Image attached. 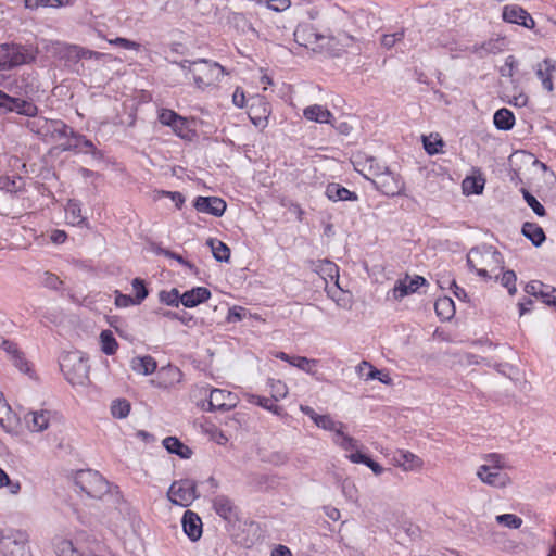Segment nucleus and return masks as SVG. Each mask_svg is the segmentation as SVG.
<instances>
[{
    "label": "nucleus",
    "instance_id": "nucleus-1",
    "mask_svg": "<svg viewBox=\"0 0 556 556\" xmlns=\"http://www.w3.org/2000/svg\"><path fill=\"white\" fill-rule=\"evenodd\" d=\"M25 127L46 143L74 136L73 129L61 119H49L36 116L25 123Z\"/></svg>",
    "mask_w": 556,
    "mask_h": 556
},
{
    "label": "nucleus",
    "instance_id": "nucleus-2",
    "mask_svg": "<svg viewBox=\"0 0 556 556\" xmlns=\"http://www.w3.org/2000/svg\"><path fill=\"white\" fill-rule=\"evenodd\" d=\"M38 50L33 45H0V70H11L36 60Z\"/></svg>",
    "mask_w": 556,
    "mask_h": 556
},
{
    "label": "nucleus",
    "instance_id": "nucleus-3",
    "mask_svg": "<svg viewBox=\"0 0 556 556\" xmlns=\"http://www.w3.org/2000/svg\"><path fill=\"white\" fill-rule=\"evenodd\" d=\"M61 370L72 386H86L89 381V365L80 352H68L61 357Z\"/></svg>",
    "mask_w": 556,
    "mask_h": 556
},
{
    "label": "nucleus",
    "instance_id": "nucleus-4",
    "mask_svg": "<svg viewBox=\"0 0 556 556\" xmlns=\"http://www.w3.org/2000/svg\"><path fill=\"white\" fill-rule=\"evenodd\" d=\"M226 74L225 67L217 62L207 59L194 60L192 77L198 89L204 90L215 85L220 81Z\"/></svg>",
    "mask_w": 556,
    "mask_h": 556
},
{
    "label": "nucleus",
    "instance_id": "nucleus-5",
    "mask_svg": "<svg viewBox=\"0 0 556 556\" xmlns=\"http://www.w3.org/2000/svg\"><path fill=\"white\" fill-rule=\"evenodd\" d=\"M324 38L318 50L327 52L330 56L340 58L345 53L361 52L358 40L345 31H339L337 35H324Z\"/></svg>",
    "mask_w": 556,
    "mask_h": 556
},
{
    "label": "nucleus",
    "instance_id": "nucleus-6",
    "mask_svg": "<svg viewBox=\"0 0 556 556\" xmlns=\"http://www.w3.org/2000/svg\"><path fill=\"white\" fill-rule=\"evenodd\" d=\"M75 484L91 498H102L110 491V483L94 470H80L75 476Z\"/></svg>",
    "mask_w": 556,
    "mask_h": 556
},
{
    "label": "nucleus",
    "instance_id": "nucleus-7",
    "mask_svg": "<svg viewBox=\"0 0 556 556\" xmlns=\"http://www.w3.org/2000/svg\"><path fill=\"white\" fill-rule=\"evenodd\" d=\"M203 392L207 395V400L198 404L203 410L225 413L236 408L239 404L238 395L230 391L203 388Z\"/></svg>",
    "mask_w": 556,
    "mask_h": 556
},
{
    "label": "nucleus",
    "instance_id": "nucleus-8",
    "mask_svg": "<svg viewBox=\"0 0 556 556\" xmlns=\"http://www.w3.org/2000/svg\"><path fill=\"white\" fill-rule=\"evenodd\" d=\"M490 262L496 264L502 262L501 253L491 247L484 251L473 248L467 255V265L469 269L475 270L480 277L484 279L491 278L488 269L485 268V265Z\"/></svg>",
    "mask_w": 556,
    "mask_h": 556
},
{
    "label": "nucleus",
    "instance_id": "nucleus-9",
    "mask_svg": "<svg viewBox=\"0 0 556 556\" xmlns=\"http://www.w3.org/2000/svg\"><path fill=\"white\" fill-rule=\"evenodd\" d=\"M167 496L173 504L187 507L198 497L197 483L191 479L174 481Z\"/></svg>",
    "mask_w": 556,
    "mask_h": 556
},
{
    "label": "nucleus",
    "instance_id": "nucleus-10",
    "mask_svg": "<svg viewBox=\"0 0 556 556\" xmlns=\"http://www.w3.org/2000/svg\"><path fill=\"white\" fill-rule=\"evenodd\" d=\"M370 184L387 197L401 195L405 189V182L399 174L391 172L388 167L379 174L377 179L370 178Z\"/></svg>",
    "mask_w": 556,
    "mask_h": 556
},
{
    "label": "nucleus",
    "instance_id": "nucleus-11",
    "mask_svg": "<svg viewBox=\"0 0 556 556\" xmlns=\"http://www.w3.org/2000/svg\"><path fill=\"white\" fill-rule=\"evenodd\" d=\"M426 279L421 276L410 278L406 275L403 279H399L393 289L388 293L389 299L401 301L403 298L415 293L421 286L426 285Z\"/></svg>",
    "mask_w": 556,
    "mask_h": 556
},
{
    "label": "nucleus",
    "instance_id": "nucleus-12",
    "mask_svg": "<svg viewBox=\"0 0 556 556\" xmlns=\"http://www.w3.org/2000/svg\"><path fill=\"white\" fill-rule=\"evenodd\" d=\"M477 476L483 483L496 488H504L509 483V478L502 471L501 465H481Z\"/></svg>",
    "mask_w": 556,
    "mask_h": 556
},
{
    "label": "nucleus",
    "instance_id": "nucleus-13",
    "mask_svg": "<svg viewBox=\"0 0 556 556\" xmlns=\"http://www.w3.org/2000/svg\"><path fill=\"white\" fill-rule=\"evenodd\" d=\"M502 18L511 24L521 25L526 28L532 29L535 22L532 16L518 4H506L502 10Z\"/></svg>",
    "mask_w": 556,
    "mask_h": 556
},
{
    "label": "nucleus",
    "instance_id": "nucleus-14",
    "mask_svg": "<svg viewBox=\"0 0 556 556\" xmlns=\"http://www.w3.org/2000/svg\"><path fill=\"white\" fill-rule=\"evenodd\" d=\"M294 40L303 47H312L317 50L319 43L325 40L324 35L319 34L313 25H299L294 30Z\"/></svg>",
    "mask_w": 556,
    "mask_h": 556
},
{
    "label": "nucleus",
    "instance_id": "nucleus-15",
    "mask_svg": "<svg viewBox=\"0 0 556 556\" xmlns=\"http://www.w3.org/2000/svg\"><path fill=\"white\" fill-rule=\"evenodd\" d=\"M195 210L200 213L211 214L220 217L227 207L226 202L218 197H197L193 203Z\"/></svg>",
    "mask_w": 556,
    "mask_h": 556
},
{
    "label": "nucleus",
    "instance_id": "nucleus-16",
    "mask_svg": "<svg viewBox=\"0 0 556 556\" xmlns=\"http://www.w3.org/2000/svg\"><path fill=\"white\" fill-rule=\"evenodd\" d=\"M269 115V103L262 97L254 98L249 111L252 124L256 127L265 128L268 124Z\"/></svg>",
    "mask_w": 556,
    "mask_h": 556
},
{
    "label": "nucleus",
    "instance_id": "nucleus-17",
    "mask_svg": "<svg viewBox=\"0 0 556 556\" xmlns=\"http://www.w3.org/2000/svg\"><path fill=\"white\" fill-rule=\"evenodd\" d=\"M392 459L393 464L401 467L404 471H420L424 467V460L406 450H397L393 454Z\"/></svg>",
    "mask_w": 556,
    "mask_h": 556
},
{
    "label": "nucleus",
    "instance_id": "nucleus-18",
    "mask_svg": "<svg viewBox=\"0 0 556 556\" xmlns=\"http://www.w3.org/2000/svg\"><path fill=\"white\" fill-rule=\"evenodd\" d=\"M15 112L21 115L28 117H36L38 114V108L30 101L11 97L8 94L7 104L3 114Z\"/></svg>",
    "mask_w": 556,
    "mask_h": 556
},
{
    "label": "nucleus",
    "instance_id": "nucleus-19",
    "mask_svg": "<svg viewBox=\"0 0 556 556\" xmlns=\"http://www.w3.org/2000/svg\"><path fill=\"white\" fill-rule=\"evenodd\" d=\"M356 372L365 381L379 380L383 384H392V378L388 371L379 370L366 361H363L357 365Z\"/></svg>",
    "mask_w": 556,
    "mask_h": 556
},
{
    "label": "nucleus",
    "instance_id": "nucleus-20",
    "mask_svg": "<svg viewBox=\"0 0 556 556\" xmlns=\"http://www.w3.org/2000/svg\"><path fill=\"white\" fill-rule=\"evenodd\" d=\"M182 529L185 534L192 541H198L202 535V521L201 518L191 510H186L182 519Z\"/></svg>",
    "mask_w": 556,
    "mask_h": 556
},
{
    "label": "nucleus",
    "instance_id": "nucleus-21",
    "mask_svg": "<svg viewBox=\"0 0 556 556\" xmlns=\"http://www.w3.org/2000/svg\"><path fill=\"white\" fill-rule=\"evenodd\" d=\"M556 73V61L549 58L543 60L535 67V74L547 91H553V75Z\"/></svg>",
    "mask_w": 556,
    "mask_h": 556
},
{
    "label": "nucleus",
    "instance_id": "nucleus-22",
    "mask_svg": "<svg viewBox=\"0 0 556 556\" xmlns=\"http://www.w3.org/2000/svg\"><path fill=\"white\" fill-rule=\"evenodd\" d=\"M356 169L370 181L371 179H377L379 174L383 173V169H387V166L379 163L375 157L367 156L364 161L356 162Z\"/></svg>",
    "mask_w": 556,
    "mask_h": 556
},
{
    "label": "nucleus",
    "instance_id": "nucleus-23",
    "mask_svg": "<svg viewBox=\"0 0 556 556\" xmlns=\"http://www.w3.org/2000/svg\"><path fill=\"white\" fill-rule=\"evenodd\" d=\"M27 427L33 432H42L49 427L50 412L49 410H34L25 416Z\"/></svg>",
    "mask_w": 556,
    "mask_h": 556
},
{
    "label": "nucleus",
    "instance_id": "nucleus-24",
    "mask_svg": "<svg viewBox=\"0 0 556 556\" xmlns=\"http://www.w3.org/2000/svg\"><path fill=\"white\" fill-rule=\"evenodd\" d=\"M211 298V292L205 287H195L186 291L180 296V302L186 307H194Z\"/></svg>",
    "mask_w": 556,
    "mask_h": 556
},
{
    "label": "nucleus",
    "instance_id": "nucleus-25",
    "mask_svg": "<svg viewBox=\"0 0 556 556\" xmlns=\"http://www.w3.org/2000/svg\"><path fill=\"white\" fill-rule=\"evenodd\" d=\"M326 197L332 201H357V193L350 191L345 187L337 182L328 184L325 191Z\"/></svg>",
    "mask_w": 556,
    "mask_h": 556
},
{
    "label": "nucleus",
    "instance_id": "nucleus-26",
    "mask_svg": "<svg viewBox=\"0 0 556 556\" xmlns=\"http://www.w3.org/2000/svg\"><path fill=\"white\" fill-rule=\"evenodd\" d=\"M303 116L309 121L320 124H331L332 113L320 104H313L303 110Z\"/></svg>",
    "mask_w": 556,
    "mask_h": 556
},
{
    "label": "nucleus",
    "instance_id": "nucleus-27",
    "mask_svg": "<svg viewBox=\"0 0 556 556\" xmlns=\"http://www.w3.org/2000/svg\"><path fill=\"white\" fill-rule=\"evenodd\" d=\"M213 508L215 513L225 520H231L236 517V506L226 495H217L213 498Z\"/></svg>",
    "mask_w": 556,
    "mask_h": 556
},
{
    "label": "nucleus",
    "instance_id": "nucleus-28",
    "mask_svg": "<svg viewBox=\"0 0 556 556\" xmlns=\"http://www.w3.org/2000/svg\"><path fill=\"white\" fill-rule=\"evenodd\" d=\"M276 357L289 363L291 366H294L307 374H314L315 367L317 365L316 359H309L304 356H290L285 352L277 353Z\"/></svg>",
    "mask_w": 556,
    "mask_h": 556
},
{
    "label": "nucleus",
    "instance_id": "nucleus-29",
    "mask_svg": "<svg viewBox=\"0 0 556 556\" xmlns=\"http://www.w3.org/2000/svg\"><path fill=\"white\" fill-rule=\"evenodd\" d=\"M130 367L135 372L148 376L155 371L157 363L151 355L136 356L130 361Z\"/></svg>",
    "mask_w": 556,
    "mask_h": 556
},
{
    "label": "nucleus",
    "instance_id": "nucleus-30",
    "mask_svg": "<svg viewBox=\"0 0 556 556\" xmlns=\"http://www.w3.org/2000/svg\"><path fill=\"white\" fill-rule=\"evenodd\" d=\"M65 216L73 226H87V219L81 214V204L77 200H68L65 206Z\"/></svg>",
    "mask_w": 556,
    "mask_h": 556
},
{
    "label": "nucleus",
    "instance_id": "nucleus-31",
    "mask_svg": "<svg viewBox=\"0 0 556 556\" xmlns=\"http://www.w3.org/2000/svg\"><path fill=\"white\" fill-rule=\"evenodd\" d=\"M163 446L170 453L176 454L180 458L188 459L192 455V450L185 445L176 437H167L163 440Z\"/></svg>",
    "mask_w": 556,
    "mask_h": 556
},
{
    "label": "nucleus",
    "instance_id": "nucleus-32",
    "mask_svg": "<svg viewBox=\"0 0 556 556\" xmlns=\"http://www.w3.org/2000/svg\"><path fill=\"white\" fill-rule=\"evenodd\" d=\"M245 399L249 403L261 406L262 408L280 416L282 414V407L275 404L274 400L270 397H265L261 395H255L251 393L245 394Z\"/></svg>",
    "mask_w": 556,
    "mask_h": 556
},
{
    "label": "nucleus",
    "instance_id": "nucleus-33",
    "mask_svg": "<svg viewBox=\"0 0 556 556\" xmlns=\"http://www.w3.org/2000/svg\"><path fill=\"white\" fill-rule=\"evenodd\" d=\"M494 125L500 130H509L515 125V116L508 109H500L493 116Z\"/></svg>",
    "mask_w": 556,
    "mask_h": 556
},
{
    "label": "nucleus",
    "instance_id": "nucleus-34",
    "mask_svg": "<svg viewBox=\"0 0 556 556\" xmlns=\"http://www.w3.org/2000/svg\"><path fill=\"white\" fill-rule=\"evenodd\" d=\"M521 231L535 247H540L545 240L543 229L534 223H525Z\"/></svg>",
    "mask_w": 556,
    "mask_h": 556
},
{
    "label": "nucleus",
    "instance_id": "nucleus-35",
    "mask_svg": "<svg viewBox=\"0 0 556 556\" xmlns=\"http://www.w3.org/2000/svg\"><path fill=\"white\" fill-rule=\"evenodd\" d=\"M100 345L101 351L105 355H114L118 349V342L116 341L111 330H102L100 333Z\"/></svg>",
    "mask_w": 556,
    "mask_h": 556
},
{
    "label": "nucleus",
    "instance_id": "nucleus-36",
    "mask_svg": "<svg viewBox=\"0 0 556 556\" xmlns=\"http://www.w3.org/2000/svg\"><path fill=\"white\" fill-rule=\"evenodd\" d=\"M315 425L318 428L333 432L334 435L345 429V425L343 422L334 420L330 415H319Z\"/></svg>",
    "mask_w": 556,
    "mask_h": 556
},
{
    "label": "nucleus",
    "instance_id": "nucleus-37",
    "mask_svg": "<svg viewBox=\"0 0 556 556\" xmlns=\"http://www.w3.org/2000/svg\"><path fill=\"white\" fill-rule=\"evenodd\" d=\"M207 244L212 249L213 256L218 262H228L230 258V249L220 240L208 239Z\"/></svg>",
    "mask_w": 556,
    "mask_h": 556
},
{
    "label": "nucleus",
    "instance_id": "nucleus-38",
    "mask_svg": "<svg viewBox=\"0 0 556 556\" xmlns=\"http://www.w3.org/2000/svg\"><path fill=\"white\" fill-rule=\"evenodd\" d=\"M73 3L74 0H25V7L30 10H36L39 7L62 8L72 5Z\"/></svg>",
    "mask_w": 556,
    "mask_h": 556
},
{
    "label": "nucleus",
    "instance_id": "nucleus-39",
    "mask_svg": "<svg viewBox=\"0 0 556 556\" xmlns=\"http://www.w3.org/2000/svg\"><path fill=\"white\" fill-rule=\"evenodd\" d=\"M159 121L166 126H172L175 130L184 126L185 121L181 116L176 114L173 110L163 109L159 114Z\"/></svg>",
    "mask_w": 556,
    "mask_h": 556
},
{
    "label": "nucleus",
    "instance_id": "nucleus-40",
    "mask_svg": "<svg viewBox=\"0 0 556 556\" xmlns=\"http://www.w3.org/2000/svg\"><path fill=\"white\" fill-rule=\"evenodd\" d=\"M434 308L438 316L446 320L452 318L455 312L454 302L450 298L439 299L434 304Z\"/></svg>",
    "mask_w": 556,
    "mask_h": 556
},
{
    "label": "nucleus",
    "instance_id": "nucleus-41",
    "mask_svg": "<svg viewBox=\"0 0 556 556\" xmlns=\"http://www.w3.org/2000/svg\"><path fill=\"white\" fill-rule=\"evenodd\" d=\"M111 414L114 418H126L130 413V403L125 399H116L111 403Z\"/></svg>",
    "mask_w": 556,
    "mask_h": 556
},
{
    "label": "nucleus",
    "instance_id": "nucleus-42",
    "mask_svg": "<svg viewBox=\"0 0 556 556\" xmlns=\"http://www.w3.org/2000/svg\"><path fill=\"white\" fill-rule=\"evenodd\" d=\"M333 442L342 450L350 453L354 452L358 447L357 441L346 434L344 430H341L337 435L333 437Z\"/></svg>",
    "mask_w": 556,
    "mask_h": 556
},
{
    "label": "nucleus",
    "instance_id": "nucleus-43",
    "mask_svg": "<svg viewBox=\"0 0 556 556\" xmlns=\"http://www.w3.org/2000/svg\"><path fill=\"white\" fill-rule=\"evenodd\" d=\"M268 386L270 388L271 399L275 402H278L287 396L288 387L281 380L269 379Z\"/></svg>",
    "mask_w": 556,
    "mask_h": 556
},
{
    "label": "nucleus",
    "instance_id": "nucleus-44",
    "mask_svg": "<svg viewBox=\"0 0 556 556\" xmlns=\"http://www.w3.org/2000/svg\"><path fill=\"white\" fill-rule=\"evenodd\" d=\"M484 180L475 177H467L463 181L464 192L468 194H480L483 191Z\"/></svg>",
    "mask_w": 556,
    "mask_h": 556
},
{
    "label": "nucleus",
    "instance_id": "nucleus-45",
    "mask_svg": "<svg viewBox=\"0 0 556 556\" xmlns=\"http://www.w3.org/2000/svg\"><path fill=\"white\" fill-rule=\"evenodd\" d=\"M180 294L179 291L176 288H173L169 291L162 290L159 293V299L162 303L169 305V306H178L180 302Z\"/></svg>",
    "mask_w": 556,
    "mask_h": 556
},
{
    "label": "nucleus",
    "instance_id": "nucleus-46",
    "mask_svg": "<svg viewBox=\"0 0 556 556\" xmlns=\"http://www.w3.org/2000/svg\"><path fill=\"white\" fill-rule=\"evenodd\" d=\"M516 274L514 270H505L501 277V283L505 287L510 295H514L517 292L516 288Z\"/></svg>",
    "mask_w": 556,
    "mask_h": 556
},
{
    "label": "nucleus",
    "instance_id": "nucleus-47",
    "mask_svg": "<svg viewBox=\"0 0 556 556\" xmlns=\"http://www.w3.org/2000/svg\"><path fill=\"white\" fill-rule=\"evenodd\" d=\"M496 521L510 529H518L522 525V519L514 514L498 515Z\"/></svg>",
    "mask_w": 556,
    "mask_h": 556
},
{
    "label": "nucleus",
    "instance_id": "nucleus-48",
    "mask_svg": "<svg viewBox=\"0 0 556 556\" xmlns=\"http://www.w3.org/2000/svg\"><path fill=\"white\" fill-rule=\"evenodd\" d=\"M443 141L437 135L434 138L430 136L429 138L424 137V148L428 154L433 155L440 152V148L443 147Z\"/></svg>",
    "mask_w": 556,
    "mask_h": 556
},
{
    "label": "nucleus",
    "instance_id": "nucleus-49",
    "mask_svg": "<svg viewBox=\"0 0 556 556\" xmlns=\"http://www.w3.org/2000/svg\"><path fill=\"white\" fill-rule=\"evenodd\" d=\"M257 3L275 12H283L291 5L290 0H257Z\"/></svg>",
    "mask_w": 556,
    "mask_h": 556
},
{
    "label": "nucleus",
    "instance_id": "nucleus-50",
    "mask_svg": "<svg viewBox=\"0 0 556 556\" xmlns=\"http://www.w3.org/2000/svg\"><path fill=\"white\" fill-rule=\"evenodd\" d=\"M132 290L135 292V299L137 303H141L148 296V289L144 285V281L141 278H135L131 281Z\"/></svg>",
    "mask_w": 556,
    "mask_h": 556
},
{
    "label": "nucleus",
    "instance_id": "nucleus-51",
    "mask_svg": "<svg viewBox=\"0 0 556 556\" xmlns=\"http://www.w3.org/2000/svg\"><path fill=\"white\" fill-rule=\"evenodd\" d=\"M523 199L538 216L546 214L544 206L529 191L522 190Z\"/></svg>",
    "mask_w": 556,
    "mask_h": 556
},
{
    "label": "nucleus",
    "instance_id": "nucleus-52",
    "mask_svg": "<svg viewBox=\"0 0 556 556\" xmlns=\"http://www.w3.org/2000/svg\"><path fill=\"white\" fill-rule=\"evenodd\" d=\"M13 365L21 371L26 375L33 376L31 367L28 361L24 357V354L20 351L13 358Z\"/></svg>",
    "mask_w": 556,
    "mask_h": 556
},
{
    "label": "nucleus",
    "instance_id": "nucleus-53",
    "mask_svg": "<svg viewBox=\"0 0 556 556\" xmlns=\"http://www.w3.org/2000/svg\"><path fill=\"white\" fill-rule=\"evenodd\" d=\"M517 65H518L517 59L514 55H508L505 59L504 66H502L500 70L501 75L504 77L511 78L515 74V68L517 67Z\"/></svg>",
    "mask_w": 556,
    "mask_h": 556
},
{
    "label": "nucleus",
    "instance_id": "nucleus-54",
    "mask_svg": "<svg viewBox=\"0 0 556 556\" xmlns=\"http://www.w3.org/2000/svg\"><path fill=\"white\" fill-rule=\"evenodd\" d=\"M161 254H163L166 257L176 260L179 264H181L182 266L187 267L192 273H197L198 271L197 267L192 263H190L189 261L185 260L181 255H179V254H177L175 252H172L169 250L163 249V250H161Z\"/></svg>",
    "mask_w": 556,
    "mask_h": 556
},
{
    "label": "nucleus",
    "instance_id": "nucleus-55",
    "mask_svg": "<svg viewBox=\"0 0 556 556\" xmlns=\"http://www.w3.org/2000/svg\"><path fill=\"white\" fill-rule=\"evenodd\" d=\"M109 43L113 46L122 47L126 50H136L138 51L140 49V43L129 40L127 38L116 37L114 39H109Z\"/></svg>",
    "mask_w": 556,
    "mask_h": 556
},
{
    "label": "nucleus",
    "instance_id": "nucleus-56",
    "mask_svg": "<svg viewBox=\"0 0 556 556\" xmlns=\"http://www.w3.org/2000/svg\"><path fill=\"white\" fill-rule=\"evenodd\" d=\"M116 295H115V305L117 307H128V306H131V305H138L139 303H137V300L131 296V295H127V294H123L118 291L115 292Z\"/></svg>",
    "mask_w": 556,
    "mask_h": 556
},
{
    "label": "nucleus",
    "instance_id": "nucleus-57",
    "mask_svg": "<svg viewBox=\"0 0 556 556\" xmlns=\"http://www.w3.org/2000/svg\"><path fill=\"white\" fill-rule=\"evenodd\" d=\"M545 283H543L542 281H539V280H532L530 281L529 283L526 285L525 287V291L526 293L532 295V296H535L538 298L540 295V293H542V290L545 289Z\"/></svg>",
    "mask_w": 556,
    "mask_h": 556
},
{
    "label": "nucleus",
    "instance_id": "nucleus-58",
    "mask_svg": "<svg viewBox=\"0 0 556 556\" xmlns=\"http://www.w3.org/2000/svg\"><path fill=\"white\" fill-rule=\"evenodd\" d=\"M404 34L402 31L387 34L381 38V45L386 48H392L397 41L403 39Z\"/></svg>",
    "mask_w": 556,
    "mask_h": 556
},
{
    "label": "nucleus",
    "instance_id": "nucleus-59",
    "mask_svg": "<svg viewBox=\"0 0 556 556\" xmlns=\"http://www.w3.org/2000/svg\"><path fill=\"white\" fill-rule=\"evenodd\" d=\"M0 348L11 356V359L20 352L16 343L4 338H0Z\"/></svg>",
    "mask_w": 556,
    "mask_h": 556
},
{
    "label": "nucleus",
    "instance_id": "nucleus-60",
    "mask_svg": "<svg viewBox=\"0 0 556 556\" xmlns=\"http://www.w3.org/2000/svg\"><path fill=\"white\" fill-rule=\"evenodd\" d=\"M163 195L169 198L176 205L177 208H180L185 203V197L181 192L178 191H163Z\"/></svg>",
    "mask_w": 556,
    "mask_h": 556
},
{
    "label": "nucleus",
    "instance_id": "nucleus-61",
    "mask_svg": "<svg viewBox=\"0 0 556 556\" xmlns=\"http://www.w3.org/2000/svg\"><path fill=\"white\" fill-rule=\"evenodd\" d=\"M528 96L523 92H520L518 94L513 96L511 99L508 100V103L516 108H523L528 104Z\"/></svg>",
    "mask_w": 556,
    "mask_h": 556
},
{
    "label": "nucleus",
    "instance_id": "nucleus-62",
    "mask_svg": "<svg viewBox=\"0 0 556 556\" xmlns=\"http://www.w3.org/2000/svg\"><path fill=\"white\" fill-rule=\"evenodd\" d=\"M232 103L237 106V108H244L245 104H247V101H245V94L243 92V90L241 88H236L233 94H232Z\"/></svg>",
    "mask_w": 556,
    "mask_h": 556
},
{
    "label": "nucleus",
    "instance_id": "nucleus-63",
    "mask_svg": "<svg viewBox=\"0 0 556 556\" xmlns=\"http://www.w3.org/2000/svg\"><path fill=\"white\" fill-rule=\"evenodd\" d=\"M346 457L350 459V462L354 464H364L366 465L367 459L369 458L367 455L361 453L357 448L348 454Z\"/></svg>",
    "mask_w": 556,
    "mask_h": 556
},
{
    "label": "nucleus",
    "instance_id": "nucleus-64",
    "mask_svg": "<svg viewBox=\"0 0 556 556\" xmlns=\"http://www.w3.org/2000/svg\"><path fill=\"white\" fill-rule=\"evenodd\" d=\"M11 412V407L5 402L3 394L0 393V425L4 428V416H8Z\"/></svg>",
    "mask_w": 556,
    "mask_h": 556
}]
</instances>
